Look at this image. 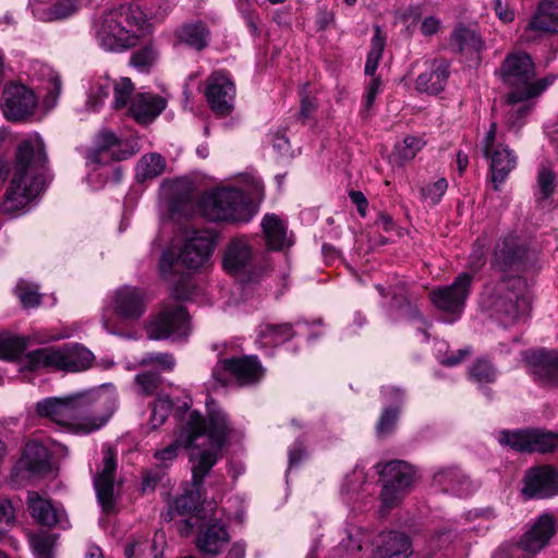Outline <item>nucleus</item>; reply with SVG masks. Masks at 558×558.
Listing matches in <instances>:
<instances>
[{"mask_svg":"<svg viewBox=\"0 0 558 558\" xmlns=\"http://www.w3.org/2000/svg\"><path fill=\"white\" fill-rule=\"evenodd\" d=\"M497 124L490 123L481 143L484 157L489 160L494 190L498 191L517 165V158L504 144L496 143Z\"/></svg>","mask_w":558,"mask_h":558,"instance_id":"10","label":"nucleus"},{"mask_svg":"<svg viewBox=\"0 0 558 558\" xmlns=\"http://www.w3.org/2000/svg\"><path fill=\"white\" fill-rule=\"evenodd\" d=\"M262 228L269 248L281 251L286 246H290L287 238V226L277 215H266L262 221Z\"/></svg>","mask_w":558,"mask_h":558,"instance_id":"34","label":"nucleus"},{"mask_svg":"<svg viewBox=\"0 0 558 558\" xmlns=\"http://www.w3.org/2000/svg\"><path fill=\"white\" fill-rule=\"evenodd\" d=\"M537 186L541 201L549 198L556 187V174L550 167L542 165L537 172Z\"/></svg>","mask_w":558,"mask_h":558,"instance_id":"51","label":"nucleus"},{"mask_svg":"<svg viewBox=\"0 0 558 558\" xmlns=\"http://www.w3.org/2000/svg\"><path fill=\"white\" fill-rule=\"evenodd\" d=\"M534 374L544 384H558V351H539L534 362Z\"/></svg>","mask_w":558,"mask_h":558,"instance_id":"35","label":"nucleus"},{"mask_svg":"<svg viewBox=\"0 0 558 558\" xmlns=\"http://www.w3.org/2000/svg\"><path fill=\"white\" fill-rule=\"evenodd\" d=\"M73 404L74 393L64 397H49L38 401L35 411L39 417L47 418L70 432Z\"/></svg>","mask_w":558,"mask_h":558,"instance_id":"22","label":"nucleus"},{"mask_svg":"<svg viewBox=\"0 0 558 558\" xmlns=\"http://www.w3.org/2000/svg\"><path fill=\"white\" fill-rule=\"evenodd\" d=\"M94 35L101 48L107 51H123L134 47L138 35L124 25L116 9L104 11L93 23Z\"/></svg>","mask_w":558,"mask_h":558,"instance_id":"7","label":"nucleus"},{"mask_svg":"<svg viewBox=\"0 0 558 558\" xmlns=\"http://www.w3.org/2000/svg\"><path fill=\"white\" fill-rule=\"evenodd\" d=\"M449 74V63L446 60H434L429 69L417 76L415 88L421 93L437 95L445 89Z\"/></svg>","mask_w":558,"mask_h":558,"instance_id":"28","label":"nucleus"},{"mask_svg":"<svg viewBox=\"0 0 558 558\" xmlns=\"http://www.w3.org/2000/svg\"><path fill=\"white\" fill-rule=\"evenodd\" d=\"M434 483L441 487L445 493H452L457 496H466L472 490V483L460 469L447 468L434 475Z\"/></svg>","mask_w":558,"mask_h":558,"instance_id":"30","label":"nucleus"},{"mask_svg":"<svg viewBox=\"0 0 558 558\" xmlns=\"http://www.w3.org/2000/svg\"><path fill=\"white\" fill-rule=\"evenodd\" d=\"M221 371L228 372L240 386L255 385L259 383L265 375V369L259 360L257 356L253 355L222 360L220 367L217 366L213 375L217 381L223 383L219 376Z\"/></svg>","mask_w":558,"mask_h":558,"instance_id":"18","label":"nucleus"},{"mask_svg":"<svg viewBox=\"0 0 558 558\" xmlns=\"http://www.w3.org/2000/svg\"><path fill=\"white\" fill-rule=\"evenodd\" d=\"M209 34V29L203 22L185 24L177 31L181 43L198 51L208 45Z\"/></svg>","mask_w":558,"mask_h":558,"instance_id":"38","label":"nucleus"},{"mask_svg":"<svg viewBox=\"0 0 558 558\" xmlns=\"http://www.w3.org/2000/svg\"><path fill=\"white\" fill-rule=\"evenodd\" d=\"M206 432V418L197 411L192 410L185 413L179 426L177 438L169 446L157 450L154 458L158 461L161 469H167L177 459L182 448L189 449L195 445V441Z\"/></svg>","mask_w":558,"mask_h":558,"instance_id":"9","label":"nucleus"},{"mask_svg":"<svg viewBox=\"0 0 558 558\" xmlns=\"http://www.w3.org/2000/svg\"><path fill=\"white\" fill-rule=\"evenodd\" d=\"M33 13L41 20H61L74 14L78 0H29Z\"/></svg>","mask_w":558,"mask_h":558,"instance_id":"29","label":"nucleus"},{"mask_svg":"<svg viewBox=\"0 0 558 558\" xmlns=\"http://www.w3.org/2000/svg\"><path fill=\"white\" fill-rule=\"evenodd\" d=\"M116 410L114 400L105 392L87 390L74 393L70 432L88 435L102 428Z\"/></svg>","mask_w":558,"mask_h":558,"instance_id":"5","label":"nucleus"},{"mask_svg":"<svg viewBox=\"0 0 558 558\" xmlns=\"http://www.w3.org/2000/svg\"><path fill=\"white\" fill-rule=\"evenodd\" d=\"M27 347L28 338L26 337L0 333V359L19 360L21 367L27 371L48 368L63 372H82L87 369L94 361V354L80 344L41 348L22 356Z\"/></svg>","mask_w":558,"mask_h":558,"instance_id":"3","label":"nucleus"},{"mask_svg":"<svg viewBox=\"0 0 558 558\" xmlns=\"http://www.w3.org/2000/svg\"><path fill=\"white\" fill-rule=\"evenodd\" d=\"M112 89V80L108 75L97 77L87 94L86 105L90 110H97L108 99Z\"/></svg>","mask_w":558,"mask_h":558,"instance_id":"43","label":"nucleus"},{"mask_svg":"<svg viewBox=\"0 0 558 558\" xmlns=\"http://www.w3.org/2000/svg\"><path fill=\"white\" fill-rule=\"evenodd\" d=\"M36 97L23 84H7L2 92V110L10 121H21L34 113Z\"/></svg>","mask_w":558,"mask_h":558,"instance_id":"17","label":"nucleus"},{"mask_svg":"<svg viewBox=\"0 0 558 558\" xmlns=\"http://www.w3.org/2000/svg\"><path fill=\"white\" fill-rule=\"evenodd\" d=\"M512 108L507 113V124L510 129L518 131L524 123V119L533 110V104H526L524 101L510 104Z\"/></svg>","mask_w":558,"mask_h":558,"instance_id":"54","label":"nucleus"},{"mask_svg":"<svg viewBox=\"0 0 558 558\" xmlns=\"http://www.w3.org/2000/svg\"><path fill=\"white\" fill-rule=\"evenodd\" d=\"M95 145H97L104 153L111 150L114 147H121L122 142L117 134L111 130L104 129L95 136ZM134 154V150L119 148L112 153V158L116 160H125Z\"/></svg>","mask_w":558,"mask_h":558,"instance_id":"42","label":"nucleus"},{"mask_svg":"<svg viewBox=\"0 0 558 558\" xmlns=\"http://www.w3.org/2000/svg\"><path fill=\"white\" fill-rule=\"evenodd\" d=\"M172 409V402L168 397L158 398L153 405L150 424L153 428L161 426Z\"/></svg>","mask_w":558,"mask_h":558,"instance_id":"57","label":"nucleus"},{"mask_svg":"<svg viewBox=\"0 0 558 558\" xmlns=\"http://www.w3.org/2000/svg\"><path fill=\"white\" fill-rule=\"evenodd\" d=\"M166 159L158 153L146 154L136 163V181L143 183L161 175L166 169Z\"/></svg>","mask_w":558,"mask_h":558,"instance_id":"36","label":"nucleus"},{"mask_svg":"<svg viewBox=\"0 0 558 558\" xmlns=\"http://www.w3.org/2000/svg\"><path fill=\"white\" fill-rule=\"evenodd\" d=\"M113 102L114 110L125 108L129 102L131 104V96L134 93V84L129 77H121L118 81H112Z\"/></svg>","mask_w":558,"mask_h":558,"instance_id":"47","label":"nucleus"},{"mask_svg":"<svg viewBox=\"0 0 558 558\" xmlns=\"http://www.w3.org/2000/svg\"><path fill=\"white\" fill-rule=\"evenodd\" d=\"M19 468L32 475L47 474L51 470V454L47 447L31 440L24 447Z\"/></svg>","mask_w":558,"mask_h":558,"instance_id":"26","label":"nucleus"},{"mask_svg":"<svg viewBox=\"0 0 558 558\" xmlns=\"http://www.w3.org/2000/svg\"><path fill=\"white\" fill-rule=\"evenodd\" d=\"M411 541L404 533L389 531L378 535L372 558H408L411 554Z\"/></svg>","mask_w":558,"mask_h":558,"instance_id":"25","label":"nucleus"},{"mask_svg":"<svg viewBox=\"0 0 558 558\" xmlns=\"http://www.w3.org/2000/svg\"><path fill=\"white\" fill-rule=\"evenodd\" d=\"M498 441L519 452L546 453L558 446V434L543 429H504L499 433Z\"/></svg>","mask_w":558,"mask_h":558,"instance_id":"11","label":"nucleus"},{"mask_svg":"<svg viewBox=\"0 0 558 558\" xmlns=\"http://www.w3.org/2000/svg\"><path fill=\"white\" fill-rule=\"evenodd\" d=\"M422 146L423 142L418 137L408 136L402 144L397 146V154L401 160L408 161L415 157Z\"/></svg>","mask_w":558,"mask_h":558,"instance_id":"60","label":"nucleus"},{"mask_svg":"<svg viewBox=\"0 0 558 558\" xmlns=\"http://www.w3.org/2000/svg\"><path fill=\"white\" fill-rule=\"evenodd\" d=\"M555 534V522L548 514L541 515L517 545L501 546L493 558H532Z\"/></svg>","mask_w":558,"mask_h":558,"instance_id":"8","label":"nucleus"},{"mask_svg":"<svg viewBox=\"0 0 558 558\" xmlns=\"http://www.w3.org/2000/svg\"><path fill=\"white\" fill-rule=\"evenodd\" d=\"M260 338L266 340V343L278 345L292 339L294 336L293 327L289 323L279 325H266L259 333Z\"/></svg>","mask_w":558,"mask_h":558,"instance_id":"45","label":"nucleus"},{"mask_svg":"<svg viewBox=\"0 0 558 558\" xmlns=\"http://www.w3.org/2000/svg\"><path fill=\"white\" fill-rule=\"evenodd\" d=\"M163 476L165 471L159 466H156L155 469L147 471L143 477V490H154L157 484L161 482Z\"/></svg>","mask_w":558,"mask_h":558,"instance_id":"63","label":"nucleus"},{"mask_svg":"<svg viewBox=\"0 0 558 558\" xmlns=\"http://www.w3.org/2000/svg\"><path fill=\"white\" fill-rule=\"evenodd\" d=\"M522 493L527 498H548L558 494V473L548 465L526 472Z\"/></svg>","mask_w":558,"mask_h":558,"instance_id":"21","label":"nucleus"},{"mask_svg":"<svg viewBox=\"0 0 558 558\" xmlns=\"http://www.w3.org/2000/svg\"><path fill=\"white\" fill-rule=\"evenodd\" d=\"M231 427L226 414L220 410H209L208 421H206V432L203 436H208L210 447L198 449L194 445L190 452V462L192 464V481L190 486L202 488L204 478L219 459V450L225 444Z\"/></svg>","mask_w":558,"mask_h":558,"instance_id":"4","label":"nucleus"},{"mask_svg":"<svg viewBox=\"0 0 558 558\" xmlns=\"http://www.w3.org/2000/svg\"><path fill=\"white\" fill-rule=\"evenodd\" d=\"M158 57L159 51L154 43L150 41L132 53L130 64L141 72H149L156 64Z\"/></svg>","mask_w":558,"mask_h":558,"instance_id":"44","label":"nucleus"},{"mask_svg":"<svg viewBox=\"0 0 558 558\" xmlns=\"http://www.w3.org/2000/svg\"><path fill=\"white\" fill-rule=\"evenodd\" d=\"M527 28L537 32H558V0H541Z\"/></svg>","mask_w":558,"mask_h":558,"instance_id":"32","label":"nucleus"},{"mask_svg":"<svg viewBox=\"0 0 558 558\" xmlns=\"http://www.w3.org/2000/svg\"><path fill=\"white\" fill-rule=\"evenodd\" d=\"M124 555L126 558H162V549L158 547L156 539L140 537L125 545Z\"/></svg>","mask_w":558,"mask_h":558,"instance_id":"40","label":"nucleus"},{"mask_svg":"<svg viewBox=\"0 0 558 558\" xmlns=\"http://www.w3.org/2000/svg\"><path fill=\"white\" fill-rule=\"evenodd\" d=\"M204 216L211 221L247 222L256 213L251 199L238 189H217L202 199Z\"/></svg>","mask_w":558,"mask_h":558,"instance_id":"6","label":"nucleus"},{"mask_svg":"<svg viewBox=\"0 0 558 558\" xmlns=\"http://www.w3.org/2000/svg\"><path fill=\"white\" fill-rule=\"evenodd\" d=\"M194 282L190 277L182 276L172 289V294L177 300H187L194 290Z\"/></svg>","mask_w":558,"mask_h":558,"instance_id":"61","label":"nucleus"},{"mask_svg":"<svg viewBox=\"0 0 558 558\" xmlns=\"http://www.w3.org/2000/svg\"><path fill=\"white\" fill-rule=\"evenodd\" d=\"M381 476L384 482L408 490L413 485L415 471L408 462L393 460L385 464Z\"/></svg>","mask_w":558,"mask_h":558,"instance_id":"33","label":"nucleus"},{"mask_svg":"<svg viewBox=\"0 0 558 558\" xmlns=\"http://www.w3.org/2000/svg\"><path fill=\"white\" fill-rule=\"evenodd\" d=\"M472 283V275L461 272L451 284L434 289L429 294L430 301L442 312L460 315L471 293Z\"/></svg>","mask_w":558,"mask_h":558,"instance_id":"14","label":"nucleus"},{"mask_svg":"<svg viewBox=\"0 0 558 558\" xmlns=\"http://www.w3.org/2000/svg\"><path fill=\"white\" fill-rule=\"evenodd\" d=\"M448 189V182L445 178L438 179L434 183H427L421 187V198L430 205H437Z\"/></svg>","mask_w":558,"mask_h":558,"instance_id":"53","label":"nucleus"},{"mask_svg":"<svg viewBox=\"0 0 558 558\" xmlns=\"http://www.w3.org/2000/svg\"><path fill=\"white\" fill-rule=\"evenodd\" d=\"M27 509L32 518L41 525H63L65 513L62 509L53 506L50 499L43 497L37 492H28L26 498Z\"/></svg>","mask_w":558,"mask_h":558,"instance_id":"24","label":"nucleus"},{"mask_svg":"<svg viewBox=\"0 0 558 558\" xmlns=\"http://www.w3.org/2000/svg\"><path fill=\"white\" fill-rule=\"evenodd\" d=\"M201 501V488L184 489V492L178 496L170 505L168 512L165 514L166 521H171L174 514L185 515L197 509Z\"/></svg>","mask_w":558,"mask_h":558,"instance_id":"39","label":"nucleus"},{"mask_svg":"<svg viewBox=\"0 0 558 558\" xmlns=\"http://www.w3.org/2000/svg\"><path fill=\"white\" fill-rule=\"evenodd\" d=\"M386 45V37L383 34V31L379 25L374 26V36L371 41V49L368 53L373 56L383 57V52Z\"/></svg>","mask_w":558,"mask_h":558,"instance_id":"64","label":"nucleus"},{"mask_svg":"<svg viewBox=\"0 0 558 558\" xmlns=\"http://www.w3.org/2000/svg\"><path fill=\"white\" fill-rule=\"evenodd\" d=\"M166 108V100L150 93L135 94L131 99L130 114L138 123H148L155 120Z\"/></svg>","mask_w":558,"mask_h":558,"instance_id":"27","label":"nucleus"},{"mask_svg":"<svg viewBox=\"0 0 558 558\" xmlns=\"http://www.w3.org/2000/svg\"><path fill=\"white\" fill-rule=\"evenodd\" d=\"M502 83L512 87V92L524 90L535 76V64L526 52H513L506 56L499 68Z\"/></svg>","mask_w":558,"mask_h":558,"instance_id":"15","label":"nucleus"},{"mask_svg":"<svg viewBox=\"0 0 558 558\" xmlns=\"http://www.w3.org/2000/svg\"><path fill=\"white\" fill-rule=\"evenodd\" d=\"M371 541V535L361 527L350 526L345 530V536L340 541L338 550L354 555L363 549Z\"/></svg>","mask_w":558,"mask_h":558,"instance_id":"41","label":"nucleus"},{"mask_svg":"<svg viewBox=\"0 0 558 558\" xmlns=\"http://www.w3.org/2000/svg\"><path fill=\"white\" fill-rule=\"evenodd\" d=\"M189 330V314L182 305L163 307L146 327L147 336L151 340L186 336Z\"/></svg>","mask_w":558,"mask_h":558,"instance_id":"13","label":"nucleus"},{"mask_svg":"<svg viewBox=\"0 0 558 558\" xmlns=\"http://www.w3.org/2000/svg\"><path fill=\"white\" fill-rule=\"evenodd\" d=\"M141 366H157L159 372L172 371L175 359L170 353H147L138 363Z\"/></svg>","mask_w":558,"mask_h":558,"instance_id":"55","label":"nucleus"},{"mask_svg":"<svg viewBox=\"0 0 558 558\" xmlns=\"http://www.w3.org/2000/svg\"><path fill=\"white\" fill-rule=\"evenodd\" d=\"M116 452L110 446H105L102 449V461L100 470L94 477V487L96 490L97 500L102 510L107 513L111 512L116 506Z\"/></svg>","mask_w":558,"mask_h":558,"instance_id":"16","label":"nucleus"},{"mask_svg":"<svg viewBox=\"0 0 558 558\" xmlns=\"http://www.w3.org/2000/svg\"><path fill=\"white\" fill-rule=\"evenodd\" d=\"M399 415V407L384 409L376 424V434L379 438H385L395 432Z\"/></svg>","mask_w":558,"mask_h":558,"instance_id":"49","label":"nucleus"},{"mask_svg":"<svg viewBox=\"0 0 558 558\" xmlns=\"http://www.w3.org/2000/svg\"><path fill=\"white\" fill-rule=\"evenodd\" d=\"M114 313L125 320H136L145 312L144 293L137 288L125 286L114 293Z\"/></svg>","mask_w":558,"mask_h":558,"instance_id":"23","label":"nucleus"},{"mask_svg":"<svg viewBox=\"0 0 558 558\" xmlns=\"http://www.w3.org/2000/svg\"><path fill=\"white\" fill-rule=\"evenodd\" d=\"M470 376L478 383H493L496 379V369L487 360L478 359L470 367Z\"/></svg>","mask_w":558,"mask_h":558,"instance_id":"56","label":"nucleus"},{"mask_svg":"<svg viewBox=\"0 0 558 558\" xmlns=\"http://www.w3.org/2000/svg\"><path fill=\"white\" fill-rule=\"evenodd\" d=\"M451 44L466 54H477L484 47L481 35L474 28L466 26H459L452 32Z\"/></svg>","mask_w":558,"mask_h":558,"instance_id":"37","label":"nucleus"},{"mask_svg":"<svg viewBox=\"0 0 558 558\" xmlns=\"http://www.w3.org/2000/svg\"><path fill=\"white\" fill-rule=\"evenodd\" d=\"M554 80V76H547L535 82L532 81L530 86H527L524 90L510 92L508 94V101L510 104H515L538 97L549 85L553 84Z\"/></svg>","mask_w":558,"mask_h":558,"instance_id":"46","label":"nucleus"},{"mask_svg":"<svg viewBox=\"0 0 558 558\" xmlns=\"http://www.w3.org/2000/svg\"><path fill=\"white\" fill-rule=\"evenodd\" d=\"M485 263H486L485 245L480 240H477L474 243L473 250L468 259L466 267L470 270L468 274H471L472 277L474 278V275L483 268Z\"/></svg>","mask_w":558,"mask_h":558,"instance_id":"59","label":"nucleus"},{"mask_svg":"<svg viewBox=\"0 0 558 558\" xmlns=\"http://www.w3.org/2000/svg\"><path fill=\"white\" fill-rule=\"evenodd\" d=\"M32 547L37 558H51V544L48 537L43 535L33 536Z\"/></svg>","mask_w":558,"mask_h":558,"instance_id":"62","label":"nucleus"},{"mask_svg":"<svg viewBox=\"0 0 558 558\" xmlns=\"http://www.w3.org/2000/svg\"><path fill=\"white\" fill-rule=\"evenodd\" d=\"M120 16L128 28L143 31L147 24L146 15L138 9L130 4H121L117 8Z\"/></svg>","mask_w":558,"mask_h":558,"instance_id":"50","label":"nucleus"},{"mask_svg":"<svg viewBox=\"0 0 558 558\" xmlns=\"http://www.w3.org/2000/svg\"><path fill=\"white\" fill-rule=\"evenodd\" d=\"M408 490L384 482L380 493L381 512H388L397 507Z\"/></svg>","mask_w":558,"mask_h":558,"instance_id":"52","label":"nucleus"},{"mask_svg":"<svg viewBox=\"0 0 558 558\" xmlns=\"http://www.w3.org/2000/svg\"><path fill=\"white\" fill-rule=\"evenodd\" d=\"M216 236L208 230L194 231L183 245L178 260L189 269H197L208 262L214 247Z\"/></svg>","mask_w":558,"mask_h":558,"instance_id":"19","label":"nucleus"},{"mask_svg":"<svg viewBox=\"0 0 558 558\" xmlns=\"http://www.w3.org/2000/svg\"><path fill=\"white\" fill-rule=\"evenodd\" d=\"M15 521V509L8 498H0V539H2L9 527Z\"/></svg>","mask_w":558,"mask_h":558,"instance_id":"58","label":"nucleus"},{"mask_svg":"<svg viewBox=\"0 0 558 558\" xmlns=\"http://www.w3.org/2000/svg\"><path fill=\"white\" fill-rule=\"evenodd\" d=\"M235 86L223 72H215L207 78L206 98L210 108L218 114L227 116L233 108Z\"/></svg>","mask_w":558,"mask_h":558,"instance_id":"20","label":"nucleus"},{"mask_svg":"<svg viewBox=\"0 0 558 558\" xmlns=\"http://www.w3.org/2000/svg\"><path fill=\"white\" fill-rule=\"evenodd\" d=\"M223 268L228 274L245 276L248 281H255L262 275V268L256 267L252 246L244 236L234 238L227 245Z\"/></svg>","mask_w":558,"mask_h":558,"instance_id":"12","label":"nucleus"},{"mask_svg":"<svg viewBox=\"0 0 558 558\" xmlns=\"http://www.w3.org/2000/svg\"><path fill=\"white\" fill-rule=\"evenodd\" d=\"M492 267L501 278L483 294V306L502 325L524 322L532 310V296L524 274L537 268V253L527 241L510 232L495 245Z\"/></svg>","mask_w":558,"mask_h":558,"instance_id":"1","label":"nucleus"},{"mask_svg":"<svg viewBox=\"0 0 558 558\" xmlns=\"http://www.w3.org/2000/svg\"><path fill=\"white\" fill-rule=\"evenodd\" d=\"M228 542V531L219 522H214L201 531L196 539L198 549L208 555H218Z\"/></svg>","mask_w":558,"mask_h":558,"instance_id":"31","label":"nucleus"},{"mask_svg":"<svg viewBox=\"0 0 558 558\" xmlns=\"http://www.w3.org/2000/svg\"><path fill=\"white\" fill-rule=\"evenodd\" d=\"M48 158L44 141L34 136L16 148L15 169L2 203L4 211L26 207L45 189L48 180Z\"/></svg>","mask_w":558,"mask_h":558,"instance_id":"2","label":"nucleus"},{"mask_svg":"<svg viewBox=\"0 0 558 558\" xmlns=\"http://www.w3.org/2000/svg\"><path fill=\"white\" fill-rule=\"evenodd\" d=\"M134 384L138 395L153 396L161 384V377L158 372L146 371L135 376Z\"/></svg>","mask_w":558,"mask_h":558,"instance_id":"48","label":"nucleus"}]
</instances>
